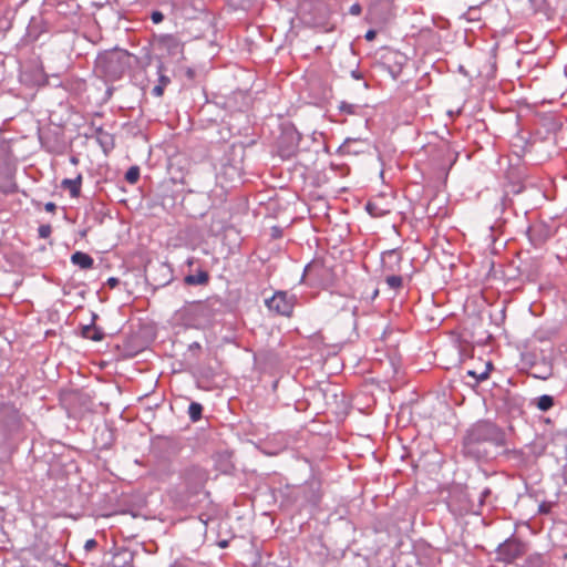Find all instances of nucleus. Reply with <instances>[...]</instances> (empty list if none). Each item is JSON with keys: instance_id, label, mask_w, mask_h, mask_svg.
<instances>
[{"instance_id": "1", "label": "nucleus", "mask_w": 567, "mask_h": 567, "mask_svg": "<svg viewBox=\"0 0 567 567\" xmlns=\"http://www.w3.org/2000/svg\"><path fill=\"white\" fill-rule=\"evenodd\" d=\"M486 443L497 447L506 445V433L496 423L481 420L474 423L462 441V454L471 460L480 461L488 456Z\"/></svg>"}, {"instance_id": "2", "label": "nucleus", "mask_w": 567, "mask_h": 567, "mask_svg": "<svg viewBox=\"0 0 567 567\" xmlns=\"http://www.w3.org/2000/svg\"><path fill=\"white\" fill-rule=\"evenodd\" d=\"M130 53L125 50H111L95 59L94 72L105 82L120 80L130 68Z\"/></svg>"}, {"instance_id": "3", "label": "nucleus", "mask_w": 567, "mask_h": 567, "mask_svg": "<svg viewBox=\"0 0 567 567\" xmlns=\"http://www.w3.org/2000/svg\"><path fill=\"white\" fill-rule=\"evenodd\" d=\"M528 550V544L518 537L511 536L501 543L496 550L495 560L505 565L513 564L516 559L523 557Z\"/></svg>"}, {"instance_id": "4", "label": "nucleus", "mask_w": 567, "mask_h": 567, "mask_svg": "<svg viewBox=\"0 0 567 567\" xmlns=\"http://www.w3.org/2000/svg\"><path fill=\"white\" fill-rule=\"evenodd\" d=\"M296 497L301 498L302 506L318 507L323 497L322 483L317 477H311L296 491Z\"/></svg>"}, {"instance_id": "5", "label": "nucleus", "mask_w": 567, "mask_h": 567, "mask_svg": "<svg viewBox=\"0 0 567 567\" xmlns=\"http://www.w3.org/2000/svg\"><path fill=\"white\" fill-rule=\"evenodd\" d=\"M0 424L7 434L17 433L23 426V415L12 403L0 404Z\"/></svg>"}, {"instance_id": "6", "label": "nucleus", "mask_w": 567, "mask_h": 567, "mask_svg": "<svg viewBox=\"0 0 567 567\" xmlns=\"http://www.w3.org/2000/svg\"><path fill=\"white\" fill-rule=\"evenodd\" d=\"M295 296H289L286 291H276L271 298L266 299L267 308L280 316L290 317L295 308Z\"/></svg>"}, {"instance_id": "7", "label": "nucleus", "mask_w": 567, "mask_h": 567, "mask_svg": "<svg viewBox=\"0 0 567 567\" xmlns=\"http://www.w3.org/2000/svg\"><path fill=\"white\" fill-rule=\"evenodd\" d=\"M183 478L188 491L196 494L204 487L207 475L203 468L198 466H190L184 471Z\"/></svg>"}, {"instance_id": "8", "label": "nucleus", "mask_w": 567, "mask_h": 567, "mask_svg": "<svg viewBox=\"0 0 567 567\" xmlns=\"http://www.w3.org/2000/svg\"><path fill=\"white\" fill-rule=\"evenodd\" d=\"M300 137L297 133H286L278 143V153L281 158L289 159L298 151Z\"/></svg>"}, {"instance_id": "9", "label": "nucleus", "mask_w": 567, "mask_h": 567, "mask_svg": "<svg viewBox=\"0 0 567 567\" xmlns=\"http://www.w3.org/2000/svg\"><path fill=\"white\" fill-rule=\"evenodd\" d=\"M527 236L533 246L540 247L551 237V231L545 223H536L528 227Z\"/></svg>"}, {"instance_id": "10", "label": "nucleus", "mask_w": 567, "mask_h": 567, "mask_svg": "<svg viewBox=\"0 0 567 567\" xmlns=\"http://www.w3.org/2000/svg\"><path fill=\"white\" fill-rule=\"evenodd\" d=\"M95 140L105 154H109L115 147L114 135L104 131L102 127L95 130Z\"/></svg>"}, {"instance_id": "11", "label": "nucleus", "mask_w": 567, "mask_h": 567, "mask_svg": "<svg viewBox=\"0 0 567 567\" xmlns=\"http://www.w3.org/2000/svg\"><path fill=\"white\" fill-rule=\"evenodd\" d=\"M18 192V185L12 173L8 171L0 172V193L11 195Z\"/></svg>"}, {"instance_id": "12", "label": "nucleus", "mask_w": 567, "mask_h": 567, "mask_svg": "<svg viewBox=\"0 0 567 567\" xmlns=\"http://www.w3.org/2000/svg\"><path fill=\"white\" fill-rule=\"evenodd\" d=\"M71 262L82 270L92 269L94 266V259L86 252L75 251L71 255Z\"/></svg>"}, {"instance_id": "13", "label": "nucleus", "mask_w": 567, "mask_h": 567, "mask_svg": "<svg viewBox=\"0 0 567 567\" xmlns=\"http://www.w3.org/2000/svg\"><path fill=\"white\" fill-rule=\"evenodd\" d=\"M82 175L79 174L75 178H64L61 182V187L69 190L72 198H78L81 195Z\"/></svg>"}, {"instance_id": "14", "label": "nucleus", "mask_w": 567, "mask_h": 567, "mask_svg": "<svg viewBox=\"0 0 567 567\" xmlns=\"http://www.w3.org/2000/svg\"><path fill=\"white\" fill-rule=\"evenodd\" d=\"M518 567H549V563L545 555L533 553L528 555Z\"/></svg>"}, {"instance_id": "15", "label": "nucleus", "mask_w": 567, "mask_h": 567, "mask_svg": "<svg viewBox=\"0 0 567 567\" xmlns=\"http://www.w3.org/2000/svg\"><path fill=\"white\" fill-rule=\"evenodd\" d=\"M81 336L93 341H101L104 338V332L92 322L82 327Z\"/></svg>"}, {"instance_id": "16", "label": "nucleus", "mask_w": 567, "mask_h": 567, "mask_svg": "<svg viewBox=\"0 0 567 567\" xmlns=\"http://www.w3.org/2000/svg\"><path fill=\"white\" fill-rule=\"evenodd\" d=\"M184 282L189 286H205L209 282V274L206 270H198L195 275H187Z\"/></svg>"}, {"instance_id": "17", "label": "nucleus", "mask_w": 567, "mask_h": 567, "mask_svg": "<svg viewBox=\"0 0 567 567\" xmlns=\"http://www.w3.org/2000/svg\"><path fill=\"white\" fill-rule=\"evenodd\" d=\"M365 144V141L364 140H361V138H347L340 150L343 154H359L361 152H363L360 147H358V145H363Z\"/></svg>"}, {"instance_id": "18", "label": "nucleus", "mask_w": 567, "mask_h": 567, "mask_svg": "<svg viewBox=\"0 0 567 567\" xmlns=\"http://www.w3.org/2000/svg\"><path fill=\"white\" fill-rule=\"evenodd\" d=\"M533 404L542 412L549 411L554 404L555 400L551 395L543 394L536 399L533 400Z\"/></svg>"}, {"instance_id": "19", "label": "nucleus", "mask_w": 567, "mask_h": 567, "mask_svg": "<svg viewBox=\"0 0 567 567\" xmlns=\"http://www.w3.org/2000/svg\"><path fill=\"white\" fill-rule=\"evenodd\" d=\"M203 405L198 402H192L188 406V416L193 422H197L202 419Z\"/></svg>"}, {"instance_id": "20", "label": "nucleus", "mask_w": 567, "mask_h": 567, "mask_svg": "<svg viewBox=\"0 0 567 567\" xmlns=\"http://www.w3.org/2000/svg\"><path fill=\"white\" fill-rule=\"evenodd\" d=\"M491 368H492V364L488 363L486 367V370L483 371L482 373L478 374L475 371L470 370V371H467V374L475 379V384H478L488 379Z\"/></svg>"}, {"instance_id": "21", "label": "nucleus", "mask_w": 567, "mask_h": 567, "mask_svg": "<svg viewBox=\"0 0 567 567\" xmlns=\"http://www.w3.org/2000/svg\"><path fill=\"white\" fill-rule=\"evenodd\" d=\"M385 282L389 286V288L393 290H399L403 286V279L401 276L398 275L388 276L385 278Z\"/></svg>"}, {"instance_id": "22", "label": "nucleus", "mask_w": 567, "mask_h": 567, "mask_svg": "<svg viewBox=\"0 0 567 567\" xmlns=\"http://www.w3.org/2000/svg\"><path fill=\"white\" fill-rule=\"evenodd\" d=\"M140 178V168L137 166H132L127 169V172L125 173V181L128 183V184H135L137 183Z\"/></svg>"}, {"instance_id": "23", "label": "nucleus", "mask_w": 567, "mask_h": 567, "mask_svg": "<svg viewBox=\"0 0 567 567\" xmlns=\"http://www.w3.org/2000/svg\"><path fill=\"white\" fill-rule=\"evenodd\" d=\"M166 43L171 53H183V45L174 38L169 37Z\"/></svg>"}, {"instance_id": "24", "label": "nucleus", "mask_w": 567, "mask_h": 567, "mask_svg": "<svg viewBox=\"0 0 567 567\" xmlns=\"http://www.w3.org/2000/svg\"><path fill=\"white\" fill-rule=\"evenodd\" d=\"M157 73H158V84L163 87H166L171 83V79L164 74V65L162 63L157 66Z\"/></svg>"}, {"instance_id": "25", "label": "nucleus", "mask_w": 567, "mask_h": 567, "mask_svg": "<svg viewBox=\"0 0 567 567\" xmlns=\"http://www.w3.org/2000/svg\"><path fill=\"white\" fill-rule=\"evenodd\" d=\"M464 18L467 20V21H480L481 20V17H480V10L477 8H474V7H471L465 13H464Z\"/></svg>"}, {"instance_id": "26", "label": "nucleus", "mask_w": 567, "mask_h": 567, "mask_svg": "<svg viewBox=\"0 0 567 567\" xmlns=\"http://www.w3.org/2000/svg\"><path fill=\"white\" fill-rule=\"evenodd\" d=\"M52 234V227L49 224L40 225L38 228V236L39 238L47 239Z\"/></svg>"}, {"instance_id": "27", "label": "nucleus", "mask_w": 567, "mask_h": 567, "mask_svg": "<svg viewBox=\"0 0 567 567\" xmlns=\"http://www.w3.org/2000/svg\"><path fill=\"white\" fill-rule=\"evenodd\" d=\"M357 109H358L357 105L350 104V103H347V102H341L340 105H339V110L342 113L350 114V115L355 114Z\"/></svg>"}, {"instance_id": "28", "label": "nucleus", "mask_w": 567, "mask_h": 567, "mask_svg": "<svg viewBox=\"0 0 567 567\" xmlns=\"http://www.w3.org/2000/svg\"><path fill=\"white\" fill-rule=\"evenodd\" d=\"M321 268V265L317 261H312L310 264H308L306 267H305V270H303V277L305 276H311L313 275L318 269Z\"/></svg>"}, {"instance_id": "29", "label": "nucleus", "mask_w": 567, "mask_h": 567, "mask_svg": "<svg viewBox=\"0 0 567 567\" xmlns=\"http://www.w3.org/2000/svg\"><path fill=\"white\" fill-rule=\"evenodd\" d=\"M367 210H368V213H369L371 216H373V217H380V216H383V214H384L382 210H380V209L377 207V205H375V204H373V203H371V202H369V203L367 204Z\"/></svg>"}, {"instance_id": "30", "label": "nucleus", "mask_w": 567, "mask_h": 567, "mask_svg": "<svg viewBox=\"0 0 567 567\" xmlns=\"http://www.w3.org/2000/svg\"><path fill=\"white\" fill-rule=\"evenodd\" d=\"M206 309V305L203 301H196L190 305L189 310L195 313H203Z\"/></svg>"}, {"instance_id": "31", "label": "nucleus", "mask_w": 567, "mask_h": 567, "mask_svg": "<svg viewBox=\"0 0 567 567\" xmlns=\"http://www.w3.org/2000/svg\"><path fill=\"white\" fill-rule=\"evenodd\" d=\"M365 296H362V299H365L368 301H373L379 296V289L373 288L371 292L365 291Z\"/></svg>"}, {"instance_id": "32", "label": "nucleus", "mask_w": 567, "mask_h": 567, "mask_svg": "<svg viewBox=\"0 0 567 567\" xmlns=\"http://www.w3.org/2000/svg\"><path fill=\"white\" fill-rule=\"evenodd\" d=\"M151 19L154 23H161L164 20V14L161 11H153L151 14Z\"/></svg>"}, {"instance_id": "33", "label": "nucleus", "mask_w": 567, "mask_h": 567, "mask_svg": "<svg viewBox=\"0 0 567 567\" xmlns=\"http://www.w3.org/2000/svg\"><path fill=\"white\" fill-rule=\"evenodd\" d=\"M361 12H362V7L359 3H353L349 8V13L352 14V16H360Z\"/></svg>"}, {"instance_id": "34", "label": "nucleus", "mask_w": 567, "mask_h": 567, "mask_svg": "<svg viewBox=\"0 0 567 567\" xmlns=\"http://www.w3.org/2000/svg\"><path fill=\"white\" fill-rule=\"evenodd\" d=\"M96 546H97V542L95 539L91 538L85 542L84 549H85V551H91V550L95 549Z\"/></svg>"}, {"instance_id": "35", "label": "nucleus", "mask_w": 567, "mask_h": 567, "mask_svg": "<svg viewBox=\"0 0 567 567\" xmlns=\"http://www.w3.org/2000/svg\"><path fill=\"white\" fill-rule=\"evenodd\" d=\"M492 491L489 487H485L480 495V505L482 506L485 499L491 495Z\"/></svg>"}, {"instance_id": "36", "label": "nucleus", "mask_w": 567, "mask_h": 567, "mask_svg": "<svg viewBox=\"0 0 567 567\" xmlns=\"http://www.w3.org/2000/svg\"><path fill=\"white\" fill-rule=\"evenodd\" d=\"M164 90L165 87H163L162 85H155L153 89H152V94L156 97H161L163 94H164Z\"/></svg>"}, {"instance_id": "37", "label": "nucleus", "mask_w": 567, "mask_h": 567, "mask_svg": "<svg viewBox=\"0 0 567 567\" xmlns=\"http://www.w3.org/2000/svg\"><path fill=\"white\" fill-rule=\"evenodd\" d=\"M109 288L114 289L120 285V279L116 277H110L106 281Z\"/></svg>"}, {"instance_id": "38", "label": "nucleus", "mask_w": 567, "mask_h": 567, "mask_svg": "<svg viewBox=\"0 0 567 567\" xmlns=\"http://www.w3.org/2000/svg\"><path fill=\"white\" fill-rule=\"evenodd\" d=\"M375 37H377V31L373 30V29H370V30L367 31V33L364 35V39L367 41H373L375 39Z\"/></svg>"}, {"instance_id": "39", "label": "nucleus", "mask_w": 567, "mask_h": 567, "mask_svg": "<svg viewBox=\"0 0 567 567\" xmlns=\"http://www.w3.org/2000/svg\"><path fill=\"white\" fill-rule=\"evenodd\" d=\"M44 209H45L48 213H55V210H56V205H55L53 202H48V203L44 205Z\"/></svg>"}, {"instance_id": "40", "label": "nucleus", "mask_w": 567, "mask_h": 567, "mask_svg": "<svg viewBox=\"0 0 567 567\" xmlns=\"http://www.w3.org/2000/svg\"><path fill=\"white\" fill-rule=\"evenodd\" d=\"M538 511H539V513H542V514H547V513H549V511H550V505H549V504H547V503H542V504L539 505V509H538Z\"/></svg>"}, {"instance_id": "41", "label": "nucleus", "mask_w": 567, "mask_h": 567, "mask_svg": "<svg viewBox=\"0 0 567 567\" xmlns=\"http://www.w3.org/2000/svg\"><path fill=\"white\" fill-rule=\"evenodd\" d=\"M271 236H272V238L281 237V229L279 227H272L271 228Z\"/></svg>"}, {"instance_id": "42", "label": "nucleus", "mask_w": 567, "mask_h": 567, "mask_svg": "<svg viewBox=\"0 0 567 567\" xmlns=\"http://www.w3.org/2000/svg\"><path fill=\"white\" fill-rule=\"evenodd\" d=\"M351 76L354 80H361L362 79V73L358 69H355V70L351 71Z\"/></svg>"}, {"instance_id": "43", "label": "nucleus", "mask_w": 567, "mask_h": 567, "mask_svg": "<svg viewBox=\"0 0 567 567\" xmlns=\"http://www.w3.org/2000/svg\"><path fill=\"white\" fill-rule=\"evenodd\" d=\"M186 76H187L188 79L193 80V79L195 78V71H194L193 69L188 68V69L186 70Z\"/></svg>"}, {"instance_id": "44", "label": "nucleus", "mask_w": 567, "mask_h": 567, "mask_svg": "<svg viewBox=\"0 0 567 567\" xmlns=\"http://www.w3.org/2000/svg\"><path fill=\"white\" fill-rule=\"evenodd\" d=\"M199 350L200 349V344L198 342H193L192 344H189V350Z\"/></svg>"}, {"instance_id": "45", "label": "nucleus", "mask_w": 567, "mask_h": 567, "mask_svg": "<svg viewBox=\"0 0 567 567\" xmlns=\"http://www.w3.org/2000/svg\"><path fill=\"white\" fill-rule=\"evenodd\" d=\"M218 545H219V547L225 548V547H227L228 542L227 540H221V542H219Z\"/></svg>"}]
</instances>
